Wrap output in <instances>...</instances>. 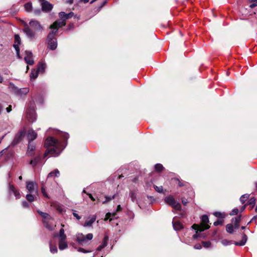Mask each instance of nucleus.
<instances>
[{"instance_id": "1", "label": "nucleus", "mask_w": 257, "mask_h": 257, "mask_svg": "<svg viewBox=\"0 0 257 257\" xmlns=\"http://www.w3.org/2000/svg\"><path fill=\"white\" fill-rule=\"evenodd\" d=\"M45 146L47 148V150L44 154L45 157L49 154L52 156L56 157L60 154L66 145H63L61 141L52 137H49L45 141Z\"/></svg>"}, {"instance_id": "2", "label": "nucleus", "mask_w": 257, "mask_h": 257, "mask_svg": "<svg viewBox=\"0 0 257 257\" xmlns=\"http://www.w3.org/2000/svg\"><path fill=\"white\" fill-rule=\"evenodd\" d=\"M22 23L24 27L23 32L31 39L36 37V32H42L44 29L40 22L35 19H31L29 23L25 21H23Z\"/></svg>"}, {"instance_id": "3", "label": "nucleus", "mask_w": 257, "mask_h": 257, "mask_svg": "<svg viewBox=\"0 0 257 257\" xmlns=\"http://www.w3.org/2000/svg\"><path fill=\"white\" fill-rule=\"evenodd\" d=\"M51 32L47 37L48 47L52 50H55L57 47V39L55 37V34L58 31V28H50Z\"/></svg>"}, {"instance_id": "4", "label": "nucleus", "mask_w": 257, "mask_h": 257, "mask_svg": "<svg viewBox=\"0 0 257 257\" xmlns=\"http://www.w3.org/2000/svg\"><path fill=\"white\" fill-rule=\"evenodd\" d=\"M38 212L43 218V223L44 226L50 230L54 229L56 225L53 224V218L47 213H44L40 211H38Z\"/></svg>"}, {"instance_id": "5", "label": "nucleus", "mask_w": 257, "mask_h": 257, "mask_svg": "<svg viewBox=\"0 0 257 257\" xmlns=\"http://www.w3.org/2000/svg\"><path fill=\"white\" fill-rule=\"evenodd\" d=\"M59 16L61 20L55 21L50 26V28H58V30L59 28L62 27L66 25L65 21L67 20V19H66L67 14L65 12H62L59 14Z\"/></svg>"}, {"instance_id": "6", "label": "nucleus", "mask_w": 257, "mask_h": 257, "mask_svg": "<svg viewBox=\"0 0 257 257\" xmlns=\"http://www.w3.org/2000/svg\"><path fill=\"white\" fill-rule=\"evenodd\" d=\"M201 222L202 224L201 225L194 224L192 226V228L194 229L199 231H202L205 229H207L209 228V226L207 224V223L209 222L208 216L206 215H203L201 218Z\"/></svg>"}, {"instance_id": "7", "label": "nucleus", "mask_w": 257, "mask_h": 257, "mask_svg": "<svg viewBox=\"0 0 257 257\" xmlns=\"http://www.w3.org/2000/svg\"><path fill=\"white\" fill-rule=\"evenodd\" d=\"M165 202L174 209L178 210H181V204L177 202L172 196H169L165 197Z\"/></svg>"}, {"instance_id": "8", "label": "nucleus", "mask_w": 257, "mask_h": 257, "mask_svg": "<svg viewBox=\"0 0 257 257\" xmlns=\"http://www.w3.org/2000/svg\"><path fill=\"white\" fill-rule=\"evenodd\" d=\"M93 236L92 233H91L87 234L86 236H84L82 233H78L76 235V240L79 244L83 245L87 240H91Z\"/></svg>"}, {"instance_id": "9", "label": "nucleus", "mask_w": 257, "mask_h": 257, "mask_svg": "<svg viewBox=\"0 0 257 257\" xmlns=\"http://www.w3.org/2000/svg\"><path fill=\"white\" fill-rule=\"evenodd\" d=\"M26 188L28 191L30 193H32L35 191L37 193L38 192L37 184L36 182L30 181L27 182Z\"/></svg>"}, {"instance_id": "10", "label": "nucleus", "mask_w": 257, "mask_h": 257, "mask_svg": "<svg viewBox=\"0 0 257 257\" xmlns=\"http://www.w3.org/2000/svg\"><path fill=\"white\" fill-rule=\"evenodd\" d=\"M21 43V38L18 35H15V43L13 45L14 47L15 48L17 56L20 58V49L19 48V45Z\"/></svg>"}, {"instance_id": "11", "label": "nucleus", "mask_w": 257, "mask_h": 257, "mask_svg": "<svg viewBox=\"0 0 257 257\" xmlns=\"http://www.w3.org/2000/svg\"><path fill=\"white\" fill-rule=\"evenodd\" d=\"M27 117L29 121L33 122L36 119V115L35 110L33 108H30L27 112Z\"/></svg>"}, {"instance_id": "12", "label": "nucleus", "mask_w": 257, "mask_h": 257, "mask_svg": "<svg viewBox=\"0 0 257 257\" xmlns=\"http://www.w3.org/2000/svg\"><path fill=\"white\" fill-rule=\"evenodd\" d=\"M32 53L30 51H25V60L26 62L29 65H33L34 63L33 59H32Z\"/></svg>"}, {"instance_id": "13", "label": "nucleus", "mask_w": 257, "mask_h": 257, "mask_svg": "<svg viewBox=\"0 0 257 257\" xmlns=\"http://www.w3.org/2000/svg\"><path fill=\"white\" fill-rule=\"evenodd\" d=\"M41 6L42 11L46 12L50 11L53 8V5L47 1L42 2Z\"/></svg>"}, {"instance_id": "14", "label": "nucleus", "mask_w": 257, "mask_h": 257, "mask_svg": "<svg viewBox=\"0 0 257 257\" xmlns=\"http://www.w3.org/2000/svg\"><path fill=\"white\" fill-rule=\"evenodd\" d=\"M37 136V133L33 130L30 129L27 134V138L29 142H32L34 140Z\"/></svg>"}, {"instance_id": "15", "label": "nucleus", "mask_w": 257, "mask_h": 257, "mask_svg": "<svg viewBox=\"0 0 257 257\" xmlns=\"http://www.w3.org/2000/svg\"><path fill=\"white\" fill-rule=\"evenodd\" d=\"M9 193L10 194H11L12 193L14 194L17 199L20 198V192L16 189L14 186L12 185H10L9 186Z\"/></svg>"}, {"instance_id": "16", "label": "nucleus", "mask_w": 257, "mask_h": 257, "mask_svg": "<svg viewBox=\"0 0 257 257\" xmlns=\"http://www.w3.org/2000/svg\"><path fill=\"white\" fill-rule=\"evenodd\" d=\"M96 216L93 215L91 217H89L88 219V220L86 221L84 223L83 226L84 227H90L92 226V224L95 222L96 220Z\"/></svg>"}, {"instance_id": "17", "label": "nucleus", "mask_w": 257, "mask_h": 257, "mask_svg": "<svg viewBox=\"0 0 257 257\" xmlns=\"http://www.w3.org/2000/svg\"><path fill=\"white\" fill-rule=\"evenodd\" d=\"M121 206L120 205H118L117 207V209L116 210V212H113L112 213H106V214L105 215V217L104 218V220H105V221L107 220L111 216L114 217L116 214V212L121 210Z\"/></svg>"}, {"instance_id": "18", "label": "nucleus", "mask_w": 257, "mask_h": 257, "mask_svg": "<svg viewBox=\"0 0 257 257\" xmlns=\"http://www.w3.org/2000/svg\"><path fill=\"white\" fill-rule=\"evenodd\" d=\"M29 92V88H23L21 89L18 88V92L17 93V95L21 96L23 95H26Z\"/></svg>"}, {"instance_id": "19", "label": "nucleus", "mask_w": 257, "mask_h": 257, "mask_svg": "<svg viewBox=\"0 0 257 257\" xmlns=\"http://www.w3.org/2000/svg\"><path fill=\"white\" fill-rule=\"evenodd\" d=\"M35 150V146L29 142V145L28 147V152L29 155L32 156L33 154V151Z\"/></svg>"}, {"instance_id": "20", "label": "nucleus", "mask_w": 257, "mask_h": 257, "mask_svg": "<svg viewBox=\"0 0 257 257\" xmlns=\"http://www.w3.org/2000/svg\"><path fill=\"white\" fill-rule=\"evenodd\" d=\"M46 68V64L43 62H40L38 65L37 70L39 73H44Z\"/></svg>"}, {"instance_id": "21", "label": "nucleus", "mask_w": 257, "mask_h": 257, "mask_svg": "<svg viewBox=\"0 0 257 257\" xmlns=\"http://www.w3.org/2000/svg\"><path fill=\"white\" fill-rule=\"evenodd\" d=\"M9 89L11 92L15 94H17V93L18 92V87L16 86L13 83L11 82L9 84Z\"/></svg>"}, {"instance_id": "22", "label": "nucleus", "mask_w": 257, "mask_h": 257, "mask_svg": "<svg viewBox=\"0 0 257 257\" xmlns=\"http://www.w3.org/2000/svg\"><path fill=\"white\" fill-rule=\"evenodd\" d=\"M68 244L66 240L59 241V248L60 250H63L67 248Z\"/></svg>"}, {"instance_id": "23", "label": "nucleus", "mask_w": 257, "mask_h": 257, "mask_svg": "<svg viewBox=\"0 0 257 257\" xmlns=\"http://www.w3.org/2000/svg\"><path fill=\"white\" fill-rule=\"evenodd\" d=\"M173 225L175 230H179L183 227V226L180 222L178 221H175L174 220L173 221Z\"/></svg>"}, {"instance_id": "24", "label": "nucleus", "mask_w": 257, "mask_h": 257, "mask_svg": "<svg viewBox=\"0 0 257 257\" xmlns=\"http://www.w3.org/2000/svg\"><path fill=\"white\" fill-rule=\"evenodd\" d=\"M240 216H238L232 219V222L234 223V227L237 228L239 227V222L240 221Z\"/></svg>"}, {"instance_id": "25", "label": "nucleus", "mask_w": 257, "mask_h": 257, "mask_svg": "<svg viewBox=\"0 0 257 257\" xmlns=\"http://www.w3.org/2000/svg\"><path fill=\"white\" fill-rule=\"evenodd\" d=\"M246 240H247V236L246 235L244 234L242 240L240 241L236 242L235 243V244L236 245H239V246H243L245 244Z\"/></svg>"}, {"instance_id": "26", "label": "nucleus", "mask_w": 257, "mask_h": 257, "mask_svg": "<svg viewBox=\"0 0 257 257\" xmlns=\"http://www.w3.org/2000/svg\"><path fill=\"white\" fill-rule=\"evenodd\" d=\"M40 161V157L38 156L36 158H34L33 160H31L30 162V164L34 167Z\"/></svg>"}, {"instance_id": "27", "label": "nucleus", "mask_w": 257, "mask_h": 257, "mask_svg": "<svg viewBox=\"0 0 257 257\" xmlns=\"http://www.w3.org/2000/svg\"><path fill=\"white\" fill-rule=\"evenodd\" d=\"M39 73V72L37 70H33L32 71H31V75H30V77H31V79H36L37 77H38V74Z\"/></svg>"}, {"instance_id": "28", "label": "nucleus", "mask_w": 257, "mask_h": 257, "mask_svg": "<svg viewBox=\"0 0 257 257\" xmlns=\"http://www.w3.org/2000/svg\"><path fill=\"white\" fill-rule=\"evenodd\" d=\"M59 175V171H58V170L56 169L54 171L50 172L48 174V177L49 178V177H53L54 176H55L56 177H58Z\"/></svg>"}, {"instance_id": "29", "label": "nucleus", "mask_w": 257, "mask_h": 257, "mask_svg": "<svg viewBox=\"0 0 257 257\" xmlns=\"http://www.w3.org/2000/svg\"><path fill=\"white\" fill-rule=\"evenodd\" d=\"M249 195L248 194H245L242 195L240 198V201L242 203H244L246 200L248 198Z\"/></svg>"}, {"instance_id": "30", "label": "nucleus", "mask_w": 257, "mask_h": 257, "mask_svg": "<svg viewBox=\"0 0 257 257\" xmlns=\"http://www.w3.org/2000/svg\"><path fill=\"white\" fill-rule=\"evenodd\" d=\"M50 250L51 253H55L57 252V248L56 245H52L51 242H50Z\"/></svg>"}, {"instance_id": "31", "label": "nucleus", "mask_w": 257, "mask_h": 257, "mask_svg": "<svg viewBox=\"0 0 257 257\" xmlns=\"http://www.w3.org/2000/svg\"><path fill=\"white\" fill-rule=\"evenodd\" d=\"M25 8L27 12H31L32 9V5L31 3H27L25 5Z\"/></svg>"}, {"instance_id": "32", "label": "nucleus", "mask_w": 257, "mask_h": 257, "mask_svg": "<svg viewBox=\"0 0 257 257\" xmlns=\"http://www.w3.org/2000/svg\"><path fill=\"white\" fill-rule=\"evenodd\" d=\"M233 230V226L232 224H228L226 225V231L228 233H232Z\"/></svg>"}, {"instance_id": "33", "label": "nucleus", "mask_w": 257, "mask_h": 257, "mask_svg": "<svg viewBox=\"0 0 257 257\" xmlns=\"http://www.w3.org/2000/svg\"><path fill=\"white\" fill-rule=\"evenodd\" d=\"M255 203V199L254 197H251L248 201L247 204L248 205H252V208L254 206Z\"/></svg>"}, {"instance_id": "34", "label": "nucleus", "mask_w": 257, "mask_h": 257, "mask_svg": "<svg viewBox=\"0 0 257 257\" xmlns=\"http://www.w3.org/2000/svg\"><path fill=\"white\" fill-rule=\"evenodd\" d=\"M164 169L163 165L161 164H157L155 165V169L158 172L161 171Z\"/></svg>"}, {"instance_id": "35", "label": "nucleus", "mask_w": 257, "mask_h": 257, "mask_svg": "<svg viewBox=\"0 0 257 257\" xmlns=\"http://www.w3.org/2000/svg\"><path fill=\"white\" fill-rule=\"evenodd\" d=\"M26 198L29 202H32L34 200L35 197L30 193L26 195Z\"/></svg>"}, {"instance_id": "36", "label": "nucleus", "mask_w": 257, "mask_h": 257, "mask_svg": "<svg viewBox=\"0 0 257 257\" xmlns=\"http://www.w3.org/2000/svg\"><path fill=\"white\" fill-rule=\"evenodd\" d=\"M130 196L133 202H135L137 201V196L136 194L134 192H131L130 193Z\"/></svg>"}, {"instance_id": "37", "label": "nucleus", "mask_w": 257, "mask_h": 257, "mask_svg": "<svg viewBox=\"0 0 257 257\" xmlns=\"http://www.w3.org/2000/svg\"><path fill=\"white\" fill-rule=\"evenodd\" d=\"M203 245L205 248H209L211 247V243L210 241H203Z\"/></svg>"}, {"instance_id": "38", "label": "nucleus", "mask_w": 257, "mask_h": 257, "mask_svg": "<svg viewBox=\"0 0 257 257\" xmlns=\"http://www.w3.org/2000/svg\"><path fill=\"white\" fill-rule=\"evenodd\" d=\"M154 188H155V190L159 193L163 192V187L162 186H157L155 185Z\"/></svg>"}, {"instance_id": "39", "label": "nucleus", "mask_w": 257, "mask_h": 257, "mask_svg": "<svg viewBox=\"0 0 257 257\" xmlns=\"http://www.w3.org/2000/svg\"><path fill=\"white\" fill-rule=\"evenodd\" d=\"M221 243L224 246H227L231 244L230 241L225 239L222 240Z\"/></svg>"}, {"instance_id": "40", "label": "nucleus", "mask_w": 257, "mask_h": 257, "mask_svg": "<svg viewBox=\"0 0 257 257\" xmlns=\"http://www.w3.org/2000/svg\"><path fill=\"white\" fill-rule=\"evenodd\" d=\"M114 196H105V200L102 202L103 204H105V203L107 202L108 201L114 199Z\"/></svg>"}, {"instance_id": "41", "label": "nucleus", "mask_w": 257, "mask_h": 257, "mask_svg": "<svg viewBox=\"0 0 257 257\" xmlns=\"http://www.w3.org/2000/svg\"><path fill=\"white\" fill-rule=\"evenodd\" d=\"M60 136L64 138L65 140H67L69 138V135L66 133H61Z\"/></svg>"}, {"instance_id": "42", "label": "nucleus", "mask_w": 257, "mask_h": 257, "mask_svg": "<svg viewBox=\"0 0 257 257\" xmlns=\"http://www.w3.org/2000/svg\"><path fill=\"white\" fill-rule=\"evenodd\" d=\"M213 215L219 218H223L224 217L223 214L220 212H215L213 213Z\"/></svg>"}, {"instance_id": "43", "label": "nucleus", "mask_w": 257, "mask_h": 257, "mask_svg": "<svg viewBox=\"0 0 257 257\" xmlns=\"http://www.w3.org/2000/svg\"><path fill=\"white\" fill-rule=\"evenodd\" d=\"M41 191H42V193L43 194V196L45 197H46L47 198H49V196H48V194H47L46 190L43 186H42V187L41 188Z\"/></svg>"}, {"instance_id": "44", "label": "nucleus", "mask_w": 257, "mask_h": 257, "mask_svg": "<svg viewBox=\"0 0 257 257\" xmlns=\"http://www.w3.org/2000/svg\"><path fill=\"white\" fill-rule=\"evenodd\" d=\"M238 209L237 208H234L230 213V215H236L238 213Z\"/></svg>"}, {"instance_id": "45", "label": "nucleus", "mask_w": 257, "mask_h": 257, "mask_svg": "<svg viewBox=\"0 0 257 257\" xmlns=\"http://www.w3.org/2000/svg\"><path fill=\"white\" fill-rule=\"evenodd\" d=\"M107 245L105 243H102L101 245H100L97 248V250L100 251L102 248H103L104 247H105Z\"/></svg>"}, {"instance_id": "46", "label": "nucleus", "mask_w": 257, "mask_h": 257, "mask_svg": "<svg viewBox=\"0 0 257 257\" xmlns=\"http://www.w3.org/2000/svg\"><path fill=\"white\" fill-rule=\"evenodd\" d=\"M59 236V241L66 240V235L65 234Z\"/></svg>"}, {"instance_id": "47", "label": "nucleus", "mask_w": 257, "mask_h": 257, "mask_svg": "<svg viewBox=\"0 0 257 257\" xmlns=\"http://www.w3.org/2000/svg\"><path fill=\"white\" fill-rule=\"evenodd\" d=\"M78 251H79V252H83V253H87V252H90L91 251L90 250H85L82 248H79L78 249Z\"/></svg>"}, {"instance_id": "48", "label": "nucleus", "mask_w": 257, "mask_h": 257, "mask_svg": "<svg viewBox=\"0 0 257 257\" xmlns=\"http://www.w3.org/2000/svg\"><path fill=\"white\" fill-rule=\"evenodd\" d=\"M108 240V236L106 235H105L104 237L103 240V243H105V244H107V241Z\"/></svg>"}, {"instance_id": "49", "label": "nucleus", "mask_w": 257, "mask_h": 257, "mask_svg": "<svg viewBox=\"0 0 257 257\" xmlns=\"http://www.w3.org/2000/svg\"><path fill=\"white\" fill-rule=\"evenodd\" d=\"M222 221L220 220H217L214 222V225L215 226H217L218 225H222Z\"/></svg>"}, {"instance_id": "50", "label": "nucleus", "mask_w": 257, "mask_h": 257, "mask_svg": "<svg viewBox=\"0 0 257 257\" xmlns=\"http://www.w3.org/2000/svg\"><path fill=\"white\" fill-rule=\"evenodd\" d=\"M194 248L197 249H200L202 248V246L200 244H196L194 246Z\"/></svg>"}, {"instance_id": "51", "label": "nucleus", "mask_w": 257, "mask_h": 257, "mask_svg": "<svg viewBox=\"0 0 257 257\" xmlns=\"http://www.w3.org/2000/svg\"><path fill=\"white\" fill-rule=\"evenodd\" d=\"M73 215L74 217H75L77 219L79 220L81 218V217L76 213L75 212V211L73 213Z\"/></svg>"}, {"instance_id": "52", "label": "nucleus", "mask_w": 257, "mask_h": 257, "mask_svg": "<svg viewBox=\"0 0 257 257\" xmlns=\"http://www.w3.org/2000/svg\"><path fill=\"white\" fill-rule=\"evenodd\" d=\"M22 204L23 207H25V208H27L29 206L28 203L26 201H23L22 202Z\"/></svg>"}, {"instance_id": "53", "label": "nucleus", "mask_w": 257, "mask_h": 257, "mask_svg": "<svg viewBox=\"0 0 257 257\" xmlns=\"http://www.w3.org/2000/svg\"><path fill=\"white\" fill-rule=\"evenodd\" d=\"M34 12L35 15H39L41 13V10H40V9H37V10H34Z\"/></svg>"}, {"instance_id": "54", "label": "nucleus", "mask_w": 257, "mask_h": 257, "mask_svg": "<svg viewBox=\"0 0 257 257\" xmlns=\"http://www.w3.org/2000/svg\"><path fill=\"white\" fill-rule=\"evenodd\" d=\"M73 15V13L72 12H71L69 14H67V18L66 19H68L69 18H70L71 17H72V16Z\"/></svg>"}, {"instance_id": "55", "label": "nucleus", "mask_w": 257, "mask_h": 257, "mask_svg": "<svg viewBox=\"0 0 257 257\" xmlns=\"http://www.w3.org/2000/svg\"><path fill=\"white\" fill-rule=\"evenodd\" d=\"M64 232H65L63 228H61L59 231V235H62L65 234Z\"/></svg>"}, {"instance_id": "56", "label": "nucleus", "mask_w": 257, "mask_h": 257, "mask_svg": "<svg viewBox=\"0 0 257 257\" xmlns=\"http://www.w3.org/2000/svg\"><path fill=\"white\" fill-rule=\"evenodd\" d=\"M87 195H88L89 197L91 199V200H95L94 198L92 196V195L91 194L88 193Z\"/></svg>"}, {"instance_id": "57", "label": "nucleus", "mask_w": 257, "mask_h": 257, "mask_svg": "<svg viewBox=\"0 0 257 257\" xmlns=\"http://www.w3.org/2000/svg\"><path fill=\"white\" fill-rule=\"evenodd\" d=\"M7 111L8 112H10L12 110V106L11 105L9 106L7 108Z\"/></svg>"}, {"instance_id": "58", "label": "nucleus", "mask_w": 257, "mask_h": 257, "mask_svg": "<svg viewBox=\"0 0 257 257\" xmlns=\"http://www.w3.org/2000/svg\"><path fill=\"white\" fill-rule=\"evenodd\" d=\"M257 6V3H253L250 5V7L251 8H253Z\"/></svg>"}, {"instance_id": "59", "label": "nucleus", "mask_w": 257, "mask_h": 257, "mask_svg": "<svg viewBox=\"0 0 257 257\" xmlns=\"http://www.w3.org/2000/svg\"><path fill=\"white\" fill-rule=\"evenodd\" d=\"M182 203L184 205H186L187 204V201L184 199H182Z\"/></svg>"}, {"instance_id": "60", "label": "nucleus", "mask_w": 257, "mask_h": 257, "mask_svg": "<svg viewBox=\"0 0 257 257\" xmlns=\"http://www.w3.org/2000/svg\"><path fill=\"white\" fill-rule=\"evenodd\" d=\"M245 207H246V205H245L243 206L241 208V209H240V211H241V212L243 211H244V209H245Z\"/></svg>"}, {"instance_id": "61", "label": "nucleus", "mask_w": 257, "mask_h": 257, "mask_svg": "<svg viewBox=\"0 0 257 257\" xmlns=\"http://www.w3.org/2000/svg\"><path fill=\"white\" fill-rule=\"evenodd\" d=\"M25 134V132L24 131H22L20 133V137H22Z\"/></svg>"}, {"instance_id": "62", "label": "nucleus", "mask_w": 257, "mask_h": 257, "mask_svg": "<svg viewBox=\"0 0 257 257\" xmlns=\"http://www.w3.org/2000/svg\"><path fill=\"white\" fill-rule=\"evenodd\" d=\"M198 235H197V232H196V233L193 236V238L194 239H196L198 237Z\"/></svg>"}, {"instance_id": "63", "label": "nucleus", "mask_w": 257, "mask_h": 257, "mask_svg": "<svg viewBox=\"0 0 257 257\" xmlns=\"http://www.w3.org/2000/svg\"><path fill=\"white\" fill-rule=\"evenodd\" d=\"M81 1L83 2L84 3H87L89 2V0H81Z\"/></svg>"}, {"instance_id": "64", "label": "nucleus", "mask_w": 257, "mask_h": 257, "mask_svg": "<svg viewBox=\"0 0 257 257\" xmlns=\"http://www.w3.org/2000/svg\"><path fill=\"white\" fill-rule=\"evenodd\" d=\"M249 1L251 2H256L257 3V0H249Z\"/></svg>"}]
</instances>
